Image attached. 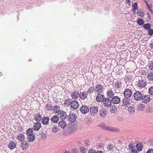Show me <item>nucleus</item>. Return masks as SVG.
I'll use <instances>...</instances> for the list:
<instances>
[{"mask_svg":"<svg viewBox=\"0 0 153 153\" xmlns=\"http://www.w3.org/2000/svg\"><path fill=\"white\" fill-rule=\"evenodd\" d=\"M88 94L86 91H84L82 92H80L79 93V97L82 100H84L86 99L87 97Z\"/></svg>","mask_w":153,"mask_h":153,"instance_id":"nucleus-17","label":"nucleus"},{"mask_svg":"<svg viewBox=\"0 0 153 153\" xmlns=\"http://www.w3.org/2000/svg\"><path fill=\"white\" fill-rule=\"evenodd\" d=\"M82 153H86L85 152H82Z\"/></svg>","mask_w":153,"mask_h":153,"instance_id":"nucleus-60","label":"nucleus"},{"mask_svg":"<svg viewBox=\"0 0 153 153\" xmlns=\"http://www.w3.org/2000/svg\"><path fill=\"white\" fill-rule=\"evenodd\" d=\"M136 147L137 149L139 151L142 150L143 148V144L141 143H138L137 144Z\"/></svg>","mask_w":153,"mask_h":153,"instance_id":"nucleus-30","label":"nucleus"},{"mask_svg":"<svg viewBox=\"0 0 153 153\" xmlns=\"http://www.w3.org/2000/svg\"><path fill=\"white\" fill-rule=\"evenodd\" d=\"M141 100L142 102L145 103H147L149 102L151 100L150 96L149 95H143V98Z\"/></svg>","mask_w":153,"mask_h":153,"instance_id":"nucleus-7","label":"nucleus"},{"mask_svg":"<svg viewBox=\"0 0 153 153\" xmlns=\"http://www.w3.org/2000/svg\"><path fill=\"white\" fill-rule=\"evenodd\" d=\"M128 148L132 152H134V150H136L133 149V146L132 144H129L128 145Z\"/></svg>","mask_w":153,"mask_h":153,"instance_id":"nucleus-46","label":"nucleus"},{"mask_svg":"<svg viewBox=\"0 0 153 153\" xmlns=\"http://www.w3.org/2000/svg\"><path fill=\"white\" fill-rule=\"evenodd\" d=\"M122 102H123L122 105L123 106L127 107L130 105V100L128 98L126 97L123 99Z\"/></svg>","mask_w":153,"mask_h":153,"instance_id":"nucleus-11","label":"nucleus"},{"mask_svg":"<svg viewBox=\"0 0 153 153\" xmlns=\"http://www.w3.org/2000/svg\"><path fill=\"white\" fill-rule=\"evenodd\" d=\"M72 98L74 99H76L79 97V93L78 91H73L71 94Z\"/></svg>","mask_w":153,"mask_h":153,"instance_id":"nucleus-16","label":"nucleus"},{"mask_svg":"<svg viewBox=\"0 0 153 153\" xmlns=\"http://www.w3.org/2000/svg\"><path fill=\"white\" fill-rule=\"evenodd\" d=\"M17 138L20 141L23 142L24 140V135L23 133L17 135Z\"/></svg>","mask_w":153,"mask_h":153,"instance_id":"nucleus-24","label":"nucleus"},{"mask_svg":"<svg viewBox=\"0 0 153 153\" xmlns=\"http://www.w3.org/2000/svg\"><path fill=\"white\" fill-rule=\"evenodd\" d=\"M41 127V124L40 123L37 122L34 124L33 126L34 129L35 131H38Z\"/></svg>","mask_w":153,"mask_h":153,"instance_id":"nucleus-21","label":"nucleus"},{"mask_svg":"<svg viewBox=\"0 0 153 153\" xmlns=\"http://www.w3.org/2000/svg\"><path fill=\"white\" fill-rule=\"evenodd\" d=\"M96 153H103V152L101 151H97Z\"/></svg>","mask_w":153,"mask_h":153,"instance_id":"nucleus-55","label":"nucleus"},{"mask_svg":"<svg viewBox=\"0 0 153 153\" xmlns=\"http://www.w3.org/2000/svg\"><path fill=\"white\" fill-rule=\"evenodd\" d=\"M58 115L62 120L66 119L67 117L66 113L63 111H60L59 112Z\"/></svg>","mask_w":153,"mask_h":153,"instance_id":"nucleus-13","label":"nucleus"},{"mask_svg":"<svg viewBox=\"0 0 153 153\" xmlns=\"http://www.w3.org/2000/svg\"><path fill=\"white\" fill-rule=\"evenodd\" d=\"M90 112L92 115H96L98 111V108L97 107L93 106L90 108Z\"/></svg>","mask_w":153,"mask_h":153,"instance_id":"nucleus-9","label":"nucleus"},{"mask_svg":"<svg viewBox=\"0 0 153 153\" xmlns=\"http://www.w3.org/2000/svg\"><path fill=\"white\" fill-rule=\"evenodd\" d=\"M89 110L88 107L85 105H82L80 108V110L82 114H86L88 112Z\"/></svg>","mask_w":153,"mask_h":153,"instance_id":"nucleus-8","label":"nucleus"},{"mask_svg":"<svg viewBox=\"0 0 153 153\" xmlns=\"http://www.w3.org/2000/svg\"><path fill=\"white\" fill-rule=\"evenodd\" d=\"M49 120L47 117H44L42 119V123L44 125H48L49 124Z\"/></svg>","mask_w":153,"mask_h":153,"instance_id":"nucleus-18","label":"nucleus"},{"mask_svg":"<svg viewBox=\"0 0 153 153\" xmlns=\"http://www.w3.org/2000/svg\"><path fill=\"white\" fill-rule=\"evenodd\" d=\"M146 153H153V149H149Z\"/></svg>","mask_w":153,"mask_h":153,"instance_id":"nucleus-52","label":"nucleus"},{"mask_svg":"<svg viewBox=\"0 0 153 153\" xmlns=\"http://www.w3.org/2000/svg\"><path fill=\"white\" fill-rule=\"evenodd\" d=\"M57 131H58V130H57V129L56 126H54L53 128V129L52 130V131L54 133H56V132H57Z\"/></svg>","mask_w":153,"mask_h":153,"instance_id":"nucleus-51","label":"nucleus"},{"mask_svg":"<svg viewBox=\"0 0 153 153\" xmlns=\"http://www.w3.org/2000/svg\"><path fill=\"white\" fill-rule=\"evenodd\" d=\"M144 22L143 19L138 18L137 19V23L139 25H142L143 24Z\"/></svg>","mask_w":153,"mask_h":153,"instance_id":"nucleus-42","label":"nucleus"},{"mask_svg":"<svg viewBox=\"0 0 153 153\" xmlns=\"http://www.w3.org/2000/svg\"><path fill=\"white\" fill-rule=\"evenodd\" d=\"M148 34L150 36H152L153 34V30L151 29L149 30Z\"/></svg>","mask_w":153,"mask_h":153,"instance_id":"nucleus-49","label":"nucleus"},{"mask_svg":"<svg viewBox=\"0 0 153 153\" xmlns=\"http://www.w3.org/2000/svg\"><path fill=\"white\" fill-rule=\"evenodd\" d=\"M151 144L153 146V139L151 141Z\"/></svg>","mask_w":153,"mask_h":153,"instance_id":"nucleus-56","label":"nucleus"},{"mask_svg":"<svg viewBox=\"0 0 153 153\" xmlns=\"http://www.w3.org/2000/svg\"><path fill=\"white\" fill-rule=\"evenodd\" d=\"M103 103L105 106L108 107L111 106L112 103L111 101V99L107 98L104 99Z\"/></svg>","mask_w":153,"mask_h":153,"instance_id":"nucleus-6","label":"nucleus"},{"mask_svg":"<svg viewBox=\"0 0 153 153\" xmlns=\"http://www.w3.org/2000/svg\"><path fill=\"white\" fill-rule=\"evenodd\" d=\"M145 105L144 104H141L137 107V110L140 111H143L144 110Z\"/></svg>","mask_w":153,"mask_h":153,"instance_id":"nucleus-31","label":"nucleus"},{"mask_svg":"<svg viewBox=\"0 0 153 153\" xmlns=\"http://www.w3.org/2000/svg\"><path fill=\"white\" fill-rule=\"evenodd\" d=\"M114 86L116 88H120L121 86V82L119 81L114 82Z\"/></svg>","mask_w":153,"mask_h":153,"instance_id":"nucleus-29","label":"nucleus"},{"mask_svg":"<svg viewBox=\"0 0 153 153\" xmlns=\"http://www.w3.org/2000/svg\"><path fill=\"white\" fill-rule=\"evenodd\" d=\"M71 107L73 109H76L79 106V104L78 102L76 100H74L71 102L70 103Z\"/></svg>","mask_w":153,"mask_h":153,"instance_id":"nucleus-12","label":"nucleus"},{"mask_svg":"<svg viewBox=\"0 0 153 153\" xmlns=\"http://www.w3.org/2000/svg\"><path fill=\"white\" fill-rule=\"evenodd\" d=\"M16 143H15L14 142H11L9 144L8 147L10 149H12L16 147Z\"/></svg>","mask_w":153,"mask_h":153,"instance_id":"nucleus-28","label":"nucleus"},{"mask_svg":"<svg viewBox=\"0 0 153 153\" xmlns=\"http://www.w3.org/2000/svg\"><path fill=\"white\" fill-rule=\"evenodd\" d=\"M28 145L29 144L27 143L24 142L21 143L20 146L23 148V149H25L28 146Z\"/></svg>","mask_w":153,"mask_h":153,"instance_id":"nucleus-32","label":"nucleus"},{"mask_svg":"<svg viewBox=\"0 0 153 153\" xmlns=\"http://www.w3.org/2000/svg\"><path fill=\"white\" fill-rule=\"evenodd\" d=\"M146 4L148 8H149V10L150 11L151 13H153V11L151 9V7H150V6L148 4V2L146 1H145Z\"/></svg>","mask_w":153,"mask_h":153,"instance_id":"nucleus-48","label":"nucleus"},{"mask_svg":"<svg viewBox=\"0 0 153 153\" xmlns=\"http://www.w3.org/2000/svg\"><path fill=\"white\" fill-rule=\"evenodd\" d=\"M146 80H143L141 79L140 80H139V82L137 84V86L141 88L145 87L146 85Z\"/></svg>","mask_w":153,"mask_h":153,"instance_id":"nucleus-10","label":"nucleus"},{"mask_svg":"<svg viewBox=\"0 0 153 153\" xmlns=\"http://www.w3.org/2000/svg\"><path fill=\"white\" fill-rule=\"evenodd\" d=\"M107 149L109 151H112L114 148V146L113 145L111 144H109L107 146Z\"/></svg>","mask_w":153,"mask_h":153,"instance_id":"nucleus-40","label":"nucleus"},{"mask_svg":"<svg viewBox=\"0 0 153 153\" xmlns=\"http://www.w3.org/2000/svg\"><path fill=\"white\" fill-rule=\"evenodd\" d=\"M64 153H70L69 152L67 151V152H65Z\"/></svg>","mask_w":153,"mask_h":153,"instance_id":"nucleus-59","label":"nucleus"},{"mask_svg":"<svg viewBox=\"0 0 153 153\" xmlns=\"http://www.w3.org/2000/svg\"><path fill=\"white\" fill-rule=\"evenodd\" d=\"M58 124V127L62 128H65L66 125V124L64 120L59 121Z\"/></svg>","mask_w":153,"mask_h":153,"instance_id":"nucleus-23","label":"nucleus"},{"mask_svg":"<svg viewBox=\"0 0 153 153\" xmlns=\"http://www.w3.org/2000/svg\"><path fill=\"white\" fill-rule=\"evenodd\" d=\"M128 110L130 114H132L135 112L134 108L131 106H130L128 107Z\"/></svg>","mask_w":153,"mask_h":153,"instance_id":"nucleus-33","label":"nucleus"},{"mask_svg":"<svg viewBox=\"0 0 153 153\" xmlns=\"http://www.w3.org/2000/svg\"><path fill=\"white\" fill-rule=\"evenodd\" d=\"M76 116L75 114L71 112L68 116V118L69 121L74 122L76 121Z\"/></svg>","mask_w":153,"mask_h":153,"instance_id":"nucleus-3","label":"nucleus"},{"mask_svg":"<svg viewBox=\"0 0 153 153\" xmlns=\"http://www.w3.org/2000/svg\"><path fill=\"white\" fill-rule=\"evenodd\" d=\"M100 116L102 117H104L106 116L107 111L105 109L102 108L99 111Z\"/></svg>","mask_w":153,"mask_h":153,"instance_id":"nucleus-19","label":"nucleus"},{"mask_svg":"<svg viewBox=\"0 0 153 153\" xmlns=\"http://www.w3.org/2000/svg\"><path fill=\"white\" fill-rule=\"evenodd\" d=\"M148 91L150 95H153V86L149 88Z\"/></svg>","mask_w":153,"mask_h":153,"instance_id":"nucleus-44","label":"nucleus"},{"mask_svg":"<svg viewBox=\"0 0 153 153\" xmlns=\"http://www.w3.org/2000/svg\"><path fill=\"white\" fill-rule=\"evenodd\" d=\"M94 91H95V89L94 87H91L88 90L86 91L87 93L88 94V93L91 94L94 93Z\"/></svg>","mask_w":153,"mask_h":153,"instance_id":"nucleus-35","label":"nucleus"},{"mask_svg":"<svg viewBox=\"0 0 153 153\" xmlns=\"http://www.w3.org/2000/svg\"><path fill=\"white\" fill-rule=\"evenodd\" d=\"M26 134L27 136H29L33 134V130L32 128H29L28 129L27 131Z\"/></svg>","mask_w":153,"mask_h":153,"instance_id":"nucleus-41","label":"nucleus"},{"mask_svg":"<svg viewBox=\"0 0 153 153\" xmlns=\"http://www.w3.org/2000/svg\"><path fill=\"white\" fill-rule=\"evenodd\" d=\"M89 153H96V152L94 150L91 149L89 151Z\"/></svg>","mask_w":153,"mask_h":153,"instance_id":"nucleus-53","label":"nucleus"},{"mask_svg":"<svg viewBox=\"0 0 153 153\" xmlns=\"http://www.w3.org/2000/svg\"><path fill=\"white\" fill-rule=\"evenodd\" d=\"M34 120L36 122H39L42 120V117L41 115L39 114H35L34 116Z\"/></svg>","mask_w":153,"mask_h":153,"instance_id":"nucleus-20","label":"nucleus"},{"mask_svg":"<svg viewBox=\"0 0 153 153\" xmlns=\"http://www.w3.org/2000/svg\"><path fill=\"white\" fill-rule=\"evenodd\" d=\"M104 99V96L100 93H98L96 97V101L98 102L103 101Z\"/></svg>","mask_w":153,"mask_h":153,"instance_id":"nucleus-15","label":"nucleus"},{"mask_svg":"<svg viewBox=\"0 0 153 153\" xmlns=\"http://www.w3.org/2000/svg\"><path fill=\"white\" fill-rule=\"evenodd\" d=\"M150 47L151 48H153V43H151L150 45Z\"/></svg>","mask_w":153,"mask_h":153,"instance_id":"nucleus-54","label":"nucleus"},{"mask_svg":"<svg viewBox=\"0 0 153 153\" xmlns=\"http://www.w3.org/2000/svg\"><path fill=\"white\" fill-rule=\"evenodd\" d=\"M143 94L140 91H137L133 94V97L135 100H141L143 98Z\"/></svg>","mask_w":153,"mask_h":153,"instance_id":"nucleus-2","label":"nucleus"},{"mask_svg":"<svg viewBox=\"0 0 153 153\" xmlns=\"http://www.w3.org/2000/svg\"><path fill=\"white\" fill-rule=\"evenodd\" d=\"M143 27L145 29L149 30L151 28V25L149 23L144 24L143 26Z\"/></svg>","mask_w":153,"mask_h":153,"instance_id":"nucleus-34","label":"nucleus"},{"mask_svg":"<svg viewBox=\"0 0 153 153\" xmlns=\"http://www.w3.org/2000/svg\"><path fill=\"white\" fill-rule=\"evenodd\" d=\"M123 95L125 97L130 98L132 94L131 90L129 89H126L123 92Z\"/></svg>","mask_w":153,"mask_h":153,"instance_id":"nucleus-4","label":"nucleus"},{"mask_svg":"<svg viewBox=\"0 0 153 153\" xmlns=\"http://www.w3.org/2000/svg\"><path fill=\"white\" fill-rule=\"evenodd\" d=\"M137 13L139 16L141 17H143L144 15V13L143 12V10L142 9H140L138 10Z\"/></svg>","mask_w":153,"mask_h":153,"instance_id":"nucleus-36","label":"nucleus"},{"mask_svg":"<svg viewBox=\"0 0 153 153\" xmlns=\"http://www.w3.org/2000/svg\"><path fill=\"white\" fill-rule=\"evenodd\" d=\"M117 108L116 107L115 105L111 107L110 108V110L111 113H114Z\"/></svg>","mask_w":153,"mask_h":153,"instance_id":"nucleus-38","label":"nucleus"},{"mask_svg":"<svg viewBox=\"0 0 153 153\" xmlns=\"http://www.w3.org/2000/svg\"><path fill=\"white\" fill-rule=\"evenodd\" d=\"M149 68L150 70H153V62H151V63L149 64Z\"/></svg>","mask_w":153,"mask_h":153,"instance_id":"nucleus-50","label":"nucleus"},{"mask_svg":"<svg viewBox=\"0 0 153 153\" xmlns=\"http://www.w3.org/2000/svg\"><path fill=\"white\" fill-rule=\"evenodd\" d=\"M114 93L112 91L109 90L107 92V98L110 99H111L114 96Z\"/></svg>","mask_w":153,"mask_h":153,"instance_id":"nucleus-22","label":"nucleus"},{"mask_svg":"<svg viewBox=\"0 0 153 153\" xmlns=\"http://www.w3.org/2000/svg\"><path fill=\"white\" fill-rule=\"evenodd\" d=\"M71 99L69 98L68 99L65 100L64 101V104L67 106H69L70 105V103L71 102Z\"/></svg>","mask_w":153,"mask_h":153,"instance_id":"nucleus-37","label":"nucleus"},{"mask_svg":"<svg viewBox=\"0 0 153 153\" xmlns=\"http://www.w3.org/2000/svg\"><path fill=\"white\" fill-rule=\"evenodd\" d=\"M126 3H130V0H129V1H126Z\"/></svg>","mask_w":153,"mask_h":153,"instance_id":"nucleus-58","label":"nucleus"},{"mask_svg":"<svg viewBox=\"0 0 153 153\" xmlns=\"http://www.w3.org/2000/svg\"><path fill=\"white\" fill-rule=\"evenodd\" d=\"M27 138L28 140V142H33L34 141L35 139V135L33 134L32 135L28 136Z\"/></svg>","mask_w":153,"mask_h":153,"instance_id":"nucleus-25","label":"nucleus"},{"mask_svg":"<svg viewBox=\"0 0 153 153\" xmlns=\"http://www.w3.org/2000/svg\"><path fill=\"white\" fill-rule=\"evenodd\" d=\"M41 137L42 139H44L46 138L47 136L45 133L42 132L40 134Z\"/></svg>","mask_w":153,"mask_h":153,"instance_id":"nucleus-47","label":"nucleus"},{"mask_svg":"<svg viewBox=\"0 0 153 153\" xmlns=\"http://www.w3.org/2000/svg\"><path fill=\"white\" fill-rule=\"evenodd\" d=\"M148 15V18L149 19H151L150 18V16H149V14L148 13H147Z\"/></svg>","mask_w":153,"mask_h":153,"instance_id":"nucleus-57","label":"nucleus"},{"mask_svg":"<svg viewBox=\"0 0 153 153\" xmlns=\"http://www.w3.org/2000/svg\"><path fill=\"white\" fill-rule=\"evenodd\" d=\"M53 110L54 112H58V113L59 111H60L59 107L58 105H56L54 106L53 108Z\"/></svg>","mask_w":153,"mask_h":153,"instance_id":"nucleus-39","label":"nucleus"},{"mask_svg":"<svg viewBox=\"0 0 153 153\" xmlns=\"http://www.w3.org/2000/svg\"><path fill=\"white\" fill-rule=\"evenodd\" d=\"M111 101L114 104L119 103L120 101V98L117 96H114L111 99Z\"/></svg>","mask_w":153,"mask_h":153,"instance_id":"nucleus-5","label":"nucleus"},{"mask_svg":"<svg viewBox=\"0 0 153 153\" xmlns=\"http://www.w3.org/2000/svg\"><path fill=\"white\" fill-rule=\"evenodd\" d=\"M99 126L102 129L110 131L116 132L117 131V129L115 128L109 126H107L104 124H102L100 125Z\"/></svg>","mask_w":153,"mask_h":153,"instance_id":"nucleus-1","label":"nucleus"},{"mask_svg":"<svg viewBox=\"0 0 153 153\" xmlns=\"http://www.w3.org/2000/svg\"><path fill=\"white\" fill-rule=\"evenodd\" d=\"M132 7L133 10H134L135 11L137 8V3L136 2H134V3L132 5Z\"/></svg>","mask_w":153,"mask_h":153,"instance_id":"nucleus-45","label":"nucleus"},{"mask_svg":"<svg viewBox=\"0 0 153 153\" xmlns=\"http://www.w3.org/2000/svg\"><path fill=\"white\" fill-rule=\"evenodd\" d=\"M103 88L101 85L97 84L95 88V91L98 93H100L103 90Z\"/></svg>","mask_w":153,"mask_h":153,"instance_id":"nucleus-14","label":"nucleus"},{"mask_svg":"<svg viewBox=\"0 0 153 153\" xmlns=\"http://www.w3.org/2000/svg\"><path fill=\"white\" fill-rule=\"evenodd\" d=\"M59 120V117L56 115H54L51 119V121L54 123H57Z\"/></svg>","mask_w":153,"mask_h":153,"instance_id":"nucleus-26","label":"nucleus"},{"mask_svg":"<svg viewBox=\"0 0 153 153\" xmlns=\"http://www.w3.org/2000/svg\"><path fill=\"white\" fill-rule=\"evenodd\" d=\"M52 106L51 104L49 103H47L45 106V109L49 110L51 109Z\"/></svg>","mask_w":153,"mask_h":153,"instance_id":"nucleus-43","label":"nucleus"},{"mask_svg":"<svg viewBox=\"0 0 153 153\" xmlns=\"http://www.w3.org/2000/svg\"><path fill=\"white\" fill-rule=\"evenodd\" d=\"M147 78L149 80H153V71L148 73L147 75Z\"/></svg>","mask_w":153,"mask_h":153,"instance_id":"nucleus-27","label":"nucleus"}]
</instances>
